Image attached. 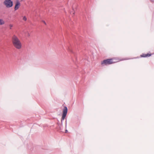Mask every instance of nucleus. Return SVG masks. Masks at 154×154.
<instances>
[{
  "instance_id": "1",
  "label": "nucleus",
  "mask_w": 154,
  "mask_h": 154,
  "mask_svg": "<svg viewBox=\"0 0 154 154\" xmlns=\"http://www.w3.org/2000/svg\"><path fill=\"white\" fill-rule=\"evenodd\" d=\"M119 61V60L117 58H113L104 60L101 62V64L102 65H107L116 63Z\"/></svg>"
},
{
  "instance_id": "2",
  "label": "nucleus",
  "mask_w": 154,
  "mask_h": 154,
  "mask_svg": "<svg viewBox=\"0 0 154 154\" xmlns=\"http://www.w3.org/2000/svg\"><path fill=\"white\" fill-rule=\"evenodd\" d=\"M12 42L13 45L15 48L18 49L21 48V43L19 39H13Z\"/></svg>"
},
{
  "instance_id": "3",
  "label": "nucleus",
  "mask_w": 154,
  "mask_h": 154,
  "mask_svg": "<svg viewBox=\"0 0 154 154\" xmlns=\"http://www.w3.org/2000/svg\"><path fill=\"white\" fill-rule=\"evenodd\" d=\"M4 3L7 8L11 7L13 5V2L11 0H5Z\"/></svg>"
},
{
  "instance_id": "4",
  "label": "nucleus",
  "mask_w": 154,
  "mask_h": 154,
  "mask_svg": "<svg viewBox=\"0 0 154 154\" xmlns=\"http://www.w3.org/2000/svg\"><path fill=\"white\" fill-rule=\"evenodd\" d=\"M67 108L65 106L63 111V115L62 118V120H64L67 114Z\"/></svg>"
},
{
  "instance_id": "5",
  "label": "nucleus",
  "mask_w": 154,
  "mask_h": 154,
  "mask_svg": "<svg viewBox=\"0 0 154 154\" xmlns=\"http://www.w3.org/2000/svg\"><path fill=\"white\" fill-rule=\"evenodd\" d=\"M20 6V2L17 1L16 3L15 6V7L14 9L15 10H17Z\"/></svg>"
},
{
  "instance_id": "6",
  "label": "nucleus",
  "mask_w": 154,
  "mask_h": 154,
  "mask_svg": "<svg viewBox=\"0 0 154 154\" xmlns=\"http://www.w3.org/2000/svg\"><path fill=\"white\" fill-rule=\"evenodd\" d=\"M151 55V54L149 53H148L147 54H142L140 55V57H147L150 56Z\"/></svg>"
},
{
  "instance_id": "7",
  "label": "nucleus",
  "mask_w": 154,
  "mask_h": 154,
  "mask_svg": "<svg viewBox=\"0 0 154 154\" xmlns=\"http://www.w3.org/2000/svg\"><path fill=\"white\" fill-rule=\"evenodd\" d=\"M5 23L4 21L2 19H0V25H2Z\"/></svg>"
},
{
  "instance_id": "8",
  "label": "nucleus",
  "mask_w": 154,
  "mask_h": 154,
  "mask_svg": "<svg viewBox=\"0 0 154 154\" xmlns=\"http://www.w3.org/2000/svg\"><path fill=\"white\" fill-rule=\"evenodd\" d=\"M23 20L25 21H26L27 20V18L25 16H24L23 17Z\"/></svg>"
},
{
  "instance_id": "9",
  "label": "nucleus",
  "mask_w": 154,
  "mask_h": 154,
  "mask_svg": "<svg viewBox=\"0 0 154 154\" xmlns=\"http://www.w3.org/2000/svg\"><path fill=\"white\" fill-rule=\"evenodd\" d=\"M10 26L11 27H12L13 25L12 24H10Z\"/></svg>"
},
{
  "instance_id": "10",
  "label": "nucleus",
  "mask_w": 154,
  "mask_h": 154,
  "mask_svg": "<svg viewBox=\"0 0 154 154\" xmlns=\"http://www.w3.org/2000/svg\"><path fill=\"white\" fill-rule=\"evenodd\" d=\"M43 21V22L46 25V23L44 21Z\"/></svg>"
},
{
  "instance_id": "11",
  "label": "nucleus",
  "mask_w": 154,
  "mask_h": 154,
  "mask_svg": "<svg viewBox=\"0 0 154 154\" xmlns=\"http://www.w3.org/2000/svg\"><path fill=\"white\" fill-rule=\"evenodd\" d=\"M13 38H17L16 36H15V37H14Z\"/></svg>"
},
{
  "instance_id": "12",
  "label": "nucleus",
  "mask_w": 154,
  "mask_h": 154,
  "mask_svg": "<svg viewBox=\"0 0 154 154\" xmlns=\"http://www.w3.org/2000/svg\"><path fill=\"white\" fill-rule=\"evenodd\" d=\"M73 15H74L75 14V13L74 12L73 13Z\"/></svg>"
},
{
  "instance_id": "13",
  "label": "nucleus",
  "mask_w": 154,
  "mask_h": 154,
  "mask_svg": "<svg viewBox=\"0 0 154 154\" xmlns=\"http://www.w3.org/2000/svg\"><path fill=\"white\" fill-rule=\"evenodd\" d=\"M152 2H154V1H152Z\"/></svg>"
}]
</instances>
